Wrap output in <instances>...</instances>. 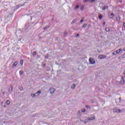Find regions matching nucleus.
I'll use <instances>...</instances> for the list:
<instances>
[{"label":"nucleus","instance_id":"obj_1","mask_svg":"<svg viewBox=\"0 0 125 125\" xmlns=\"http://www.w3.org/2000/svg\"><path fill=\"white\" fill-rule=\"evenodd\" d=\"M123 110H125V109H123L122 110H121V109H118L116 108H114L113 109V113H122Z\"/></svg>","mask_w":125,"mask_h":125},{"label":"nucleus","instance_id":"obj_2","mask_svg":"<svg viewBox=\"0 0 125 125\" xmlns=\"http://www.w3.org/2000/svg\"><path fill=\"white\" fill-rule=\"evenodd\" d=\"M55 91V89L54 87H51L49 89L50 94H53Z\"/></svg>","mask_w":125,"mask_h":125},{"label":"nucleus","instance_id":"obj_3","mask_svg":"<svg viewBox=\"0 0 125 125\" xmlns=\"http://www.w3.org/2000/svg\"><path fill=\"white\" fill-rule=\"evenodd\" d=\"M106 57L107 56L104 55H101L98 57L99 59H105Z\"/></svg>","mask_w":125,"mask_h":125},{"label":"nucleus","instance_id":"obj_4","mask_svg":"<svg viewBox=\"0 0 125 125\" xmlns=\"http://www.w3.org/2000/svg\"><path fill=\"white\" fill-rule=\"evenodd\" d=\"M89 64H94V59L90 58L89 59Z\"/></svg>","mask_w":125,"mask_h":125},{"label":"nucleus","instance_id":"obj_5","mask_svg":"<svg viewBox=\"0 0 125 125\" xmlns=\"http://www.w3.org/2000/svg\"><path fill=\"white\" fill-rule=\"evenodd\" d=\"M125 83V77H122V79L120 81L121 84H124Z\"/></svg>","mask_w":125,"mask_h":125},{"label":"nucleus","instance_id":"obj_6","mask_svg":"<svg viewBox=\"0 0 125 125\" xmlns=\"http://www.w3.org/2000/svg\"><path fill=\"white\" fill-rule=\"evenodd\" d=\"M18 65V62H14V63L13 64L12 67L14 68H15V67H16Z\"/></svg>","mask_w":125,"mask_h":125},{"label":"nucleus","instance_id":"obj_7","mask_svg":"<svg viewBox=\"0 0 125 125\" xmlns=\"http://www.w3.org/2000/svg\"><path fill=\"white\" fill-rule=\"evenodd\" d=\"M79 8H80V6H79V5L77 4L74 7V10H75V11H77V10H78Z\"/></svg>","mask_w":125,"mask_h":125},{"label":"nucleus","instance_id":"obj_8","mask_svg":"<svg viewBox=\"0 0 125 125\" xmlns=\"http://www.w3.org/2000/svg\"><path fill=\"white\" fill-rule=\"evenodd\" d=\"M42 93V92L41 91H38L36 93H35V95L36 97H38V96H40V94Z\"/></svg>","mask_w":125,"mask_h":125},{"label":"nucleus","instance_id":"obj_9","mask_svg":"<svg viewBox=\"0 0 125 125\" xmlns=\"http://www.w3.org/2000/svg\"><path fill=\"white\" fill-rule=\"evenodd\" d=\"M87 1H88L89 2H93V1H94V0H83V2L84 3L87 2Z\"/></svg>","mask_w":125,"mask_h":125},{"label":"nucleus","instance_id":"obj_10","mask_svg":"<svg viewBox=\"0 0 125 125\" xmlns=\"http://www.w3.org/2000/svg\"><path fill=\"white\" fill-rule=\"evenodd\" d=\"M115 51L116 52V54H119V53H120L121 51H123V50L119 49Z\"/></svg>","mask_w":125,"mask_h":125},{"label":"nucleus","instance_id":"obj_11","mask_svg":"<svg viewBox=\"0 0 125 125\" xmlns=\"http://www.w3.org/2000/svg\"><path fill=\"white\" fill-rule=\"evenodd\" d=\"M71 88L72 89H75L76 88V85L75 84L71 85Z\"/></svg>","mask_w":125,"mask_h":125},{"label":"nucleus","instance_id":"obj_12","mask_svg":"<svg viewBox=\"0 0 125 125\" xmlns=\"http://www.w3.org/2000/svg\"><path fill=\"white\" fill-rule=\"evenodd\" d=\"M31 97H32L33 98H35V97H36L35 93L31 94Z\"/></svg>","mask_w":125,"mask_h":125},{"label":"nucleus","instance_id":"obj_13","mask_svg":"<svg viewBox=\"0 0 125 125\" xmlns=\"http://www.w3.org/2000/svg\"><path fill=\"white\" fill-rule=\"evenodd\" d=\"M94 119V117H92L91 118H87V121H92Z\"/></svg>","mask_w":125,"mask_h":125},{"label":"nucleus","instance_id":"obj_14","mask_svg":"<svg viewBox=\"0 0 125 125\" xmlns=\"http://www.w3.org/2000/svg\"><path fill=\"white\" fill-rule=\"evenodd\" d=\"M108 9V6H105L102 8L103 10H105V9Z\"/></svg>","mask_w":125,"mask_h":125},{"label":"nucleus","instance_id":"obj_15","mask_svg":"<svg viewBox=\"0 0 125 125\" xmlns=\"http://www.w3.org/2000/svg\"><path fill=\"white\" fill-rule=\"evenodd\" d=\"M84 8V6L83 5H82L81 6L80 9H81V10L83 11V10Z\"/></svg>","mask_w":125,"mask_h":125},{"label":"nucleus","instance_id":"obj_16","mask_svg":"<svg viewBox=\"0 0 125 125\" xmlns=\"http://www.w3.org/2000/svg\"><path fill=\"white\" fill-rule=\"evenodd\" d=\"M6 104L7 105H9V104H10V101H9V100H7L6 102Z\"/></svg>","mask_w":125,"mask_h":125},{"label":"nucleus","instance_id":"obj_17","mask_svg":"<svg viewBox=\"0 0 125 125\" xmlns=\"http://www.w3.org/2000/svg\"><path fill=\"white\" fill-rule=\"evenodd\" d=\"M86 111V110L84 108H83V109H81V112H82V113H85Z\"/></svg>","mask_w":125,"mask_h":125},{"label":"nucleus","instance_id":"obj_18","mask_svg":"<svg viewBox=\"0 0 125 125\" xmlns=\"http://www.w3.org/2000/svg\"><path fill=\"white\" fill-rule=\"evenodd\" d=\"M105 31L106 32H110V28H109V27H106L105 28Z\"/></svg>","mask_w":125,"mask_h":125},{"label":"nucleus","instance_id":"obj_19","mask_svg":"<svg viewBox=\"0 0 125 125\" xmlns=\"http://www.w3.org/2000/svg\"><path fill=\"white\" fill-rule=\"evenodd\" d=\"M75 22H77V21L76 20L72 21L71 22L72 25H73V24H75Z\"/></svg>","mask_w":125,"mask_h":125},{"label":"nucleus","instance_id":"obj_20","mask_svg":"<svg viewBox=\"0 0 125 125\" xmlns=\"http://www.w3.org/2000/svg\"><path fill=\"white\" fill-rule=\"evenodd\" d=\"M23 63H24V61L23 60H21L20 61V64L21 65V66L23 65Z\"/></svg>","mask_w":125,"mask_h":125},{"label":"nucleus","instance_id":"obj_21","mask_svg":"<svg viewBox=\"0 0 125 125\" xmlns=\"http://www.w3.org/2000/svg\"><path fill=\"white\" fill-rule=\"evenodd\" d=\"M33 56L34 57H35V56H36V55H37V52H33Z\"/></svg>","mask_w":125,"mask_h":125},{"label":"nucleus","instance_id":"obj_22","mask_svg":"<svg viewBox=\"0 0 125 125\" xmlns=\"http://www.w3.org/2000/svg\"><path fill=\"white\" fill-rule=\"evenodd\" d=\"M9 90L10 92H12V87H10L9 88Z\"/></svg>","mask_w":125,"mask_h":125},{"label":"nucleus","instance_id":"obj_23","mask_svg":"<svg viewBox=\"0 0 125 125\" xmlns=\"http://www.w3.org/2000/svg\"><path fill=\"white\" fill-rule=\"evenodd\" d=\"M110 15H111V16H112V17H110V18L112 19L114 18V13H111Z\"/></svg>","mask_w":125,"mask_h":125},{"label":"nucleus","instance_id":"obj_24","mask_svg":"<svg viewBox=\"0 0 125 125\" xmlns=\"http://www.w3.org/2000/svg\"><path fill=\"white\" fill-rule=\"evenodd\" d=\"M99 19H100V20L102 19V18H103V17L102 15H100L99 16Z\"/></svg>","mask_w":125,"mask_h":125},{"label":"nucleus","instance_id":"obj_25","mask_svg":"<svg viewBox=\"0 0 125 125\" xmlns=\"http://www.w3.org/2000/svg\"><path fill=\"white\" fill-rule=\"evenodd\" d=\"M112 55H117V53H116V51H114V52H113L112 53Z\"/></svg>","mask_w":125,"mask_h":125},{"label":"nucleus","instance_id":"obj_26","mask_svg":"<svg viewBox=\"0 0 125 125\" xmlns=\"http://www.w3.org/2000/svg\"><path fill=\"white\" fill-rule=\"evenodd\" d=\"M85 108H86V109H90V106L89 105H85Z\"/></svg>","mask_w":125,"mask_h":125},{"label":"nucleus","instance_id":"obj_27","mask_svg":"<svg viewBox=\"0 0 125 125\" xmlns=\"http://www.w3.org/2000/svg\"><path fill=\"white\" fill-rule=\"evenodd\" d=\"M117 21H120L121 20V18L120 16H119L118 18H117Z\"/></svg>","mask_w":125,"mask_h":125},{"label":"nucleus","instance_id":"obj_28","mask_svg":"<svg viewBox=\"0 0 125 125\" xmlns=\"http://www.w3.org/2000/svg\"><path fill=\"white\" fill-rule=\"evenodd\" d=\"M23 74V71L22 70L20 71V75L21 76Z\"/></svg>","mask_w":125,"mask_h":125},{"label":"nucleus","instance_id":"obj_29","mask_svg":"<svg viewBox=\"0 0 125 125\" xmlns=\"http://www.w3.org/2000/svg\"><path fill=\"white\" fill-rule=\"evenodd\" d=\"M78 114L79 116H81V111L79 110L78 111Z\"/></svg>","mask_w":125,"mask_h":125},{"label":"nucleus","instance_id":"obj_30","mask_svg":"<svg viewBox=\"0 0 125 125\" xmlns=\"http://www.w3.org/2000/svg\"><path fill=\"white\" fill-rule=\"evenodd\" d=\"M86 27V24H84L83 25V28H85Z\"/></svg>","mask_w":125,"mask_h":125},{"label":"nucleus","instance_id":"obj_31","mask_svg":"<svg viewBox=\"0 0 125 125\" xmlns=\"http://www.w3.org/2000/svg\"><path fill=\"white\" fill-rule=\"evenodd\" d=\"M48 28V26H45L44 28V30H46V29Z\"/></svg>","mask_w":125,"mask_h":125},{"label":"nucleus","instance_id":"obj_32","mask_svg":"<svg viewBox=\"0 0 125 125\" xmlns=\"http://www.w3.org/2000/svg\"><path fill=\"white\" fill-rule=\"evenodd\" d=\"M79 36H80V35L77 34V35H76V38H78V37H79Z\"/></svg>","mask_w":125,"mask_h":125},{"label":"nucleus","instance_id":"obj_33","mask_svg":"<svg viewBox=\"0 0 125 125\" xmlns=\"http://www.w3.org/2000/svg\"><path fill=\"white\" fill-rule=\"evenodd\" d=\"M83 20H81L80 21V22H81V23H83Z\"/></svg>","mask_w":125,"mask_h":125},{"label":"nucleus","instance_id":"obj_34","mask_svg":"<svg viewBox=\"0 0 125 125\" xmlns=\"http://www.w3.org/2000/svg\"><path fill=\"white\" fill-rule=\"evenodd\" d=\"M105 24H106V23L105 22H103V25H105Z\"/></svg>","mask_w":125,"mask_h":125},{"label":"nucleus","instance_id":"obj_35","mask_svg":"<svg viewBox=\"0 0 125 125\" xmlns=\"http://www.w3.org/2000/svg\"><path fill=\"white\" fill-rule=\"evenodd\" d=\"M123 51H125V47L123 49Z\"/></svg>","mask_w":125,"mask_h":125},{"label":"nucleus","instance_id":"obj_36","mask_svg":"<svg viewBox=\"0 0 125 125\" xmlns=\"http://www.w3.org/2000/svg\"><path fill=\"white\" fill-rule=\"evenodd\" d=\"M22 88V89H20V90H21V91L23 90V88Z\"/></svg>","mask_w":125,"mask_h":125},{"label":"nucleus","instance_id":"obj_37","mask_svg":"<svg viewBox=\"0 0 125 125\" xmlns=\"http://www.w3.org/2000/svg\"><path fill=\"white\" fill-rule=\"evenodd\" d=\"M119 100L121 101V98H119Z\"/></svg>","mask_w":125,"mask_h":125},{"label":"nucleus","instance_id":"obj_38","mask_svg":"<svg viewBox=\"0 0 125 125\" xmlns=\"http://www.w3.org/2000/svg\"><path fill=\"white\" fill-rule=\"evenodd\" d=\"M45 58H48V57H47V56L46 57H46H45Z\"/></svg>","mask_w":125,"mask_h":125},{"label":"nucleus","instance_id":"obj_39","mask_svg":"<svg viewBox=\"0 0 125 125\" xmlns=\"http://www.w3.org/2000/svg\"><path fill=\"white\" fill-rule=\"evenodd\" d=\"M91 102H92V103H93V101H92Z\"/></svg>","mask_w":125,"mask_h":125}]
</instances>
